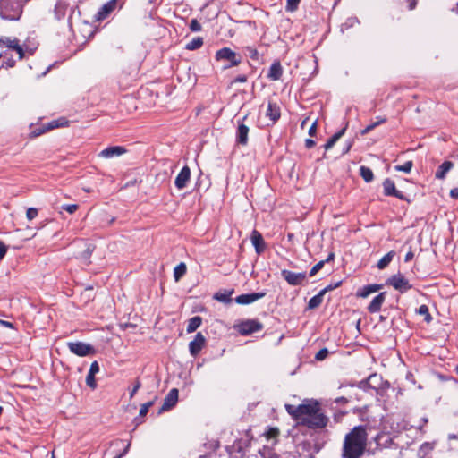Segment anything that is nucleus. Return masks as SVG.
<instances>
[{"label":"nucleus","instance_id":"42","mask_svg":"<svg viewBox=\"0 0 458 458\" xmlns=\"http://www.w3.org/2000/svg\"><path fill=\"white\" fill-rule=\"evenodd\" d=\"M154 404V401H149L146 403H143L141 406H140V412H139V415L140 417H144L146 416V414L148 412V410L149 408Z\"/></svg>","mask_w":458,"mask_h":458},{"label":"nucleus","instance_id":"21","mask_svg":"<svg viewBox=\"0 0 458 458\" xmlns=\"http://www.w3.org/2000/svg\"><path fill=\"white\" fill-rule=\"evenodd\" d=\"M126 152H127V150L124 147L112 146V147H108V148L103 149L98 154V157H103V158H112L114 157H119Z\"/></svg>","mask_w":458,"mask_h":458},{"label":"nucleus","instance_id":"58","mask_svg":"<svg viewBox=\"0 0 458 458\" xmlns=\"http://www.w3.org/2000/svg\"><path fill=\"white\" fill-rule=\"evenodd\" d=\"M385 437H386V443L388 442V440H390L389 437L387 436H386L385 434H383V433L377 434L376 436V437H375V441H376L377 445H380V440L382 438H385Z\"/></svg>","mask_w":458,"mask_h":458},{"label":"nucleus","instance_id":"8","mask_svg":"<svg viewBox=\"0 0 458 458\" xmlns=\"http://www.w3.org/2000/svg\"><path fill=\"white\" fill-rule=\"evenodd\" d=\"M67 346L71 352L80 357L92 355L96 352L91 344L83 342H69Z\"/></svg>","mask_w":458,"mask_h":458},{"label":"nucleus","instance_id":"52","mask_svg":"<svg viewBox=\"0 0 458 458\" xmlns=\"http://www.w3.org/2000/svg\"><path fill=\"white\" fill-rule=\"evenodd\" d=\"M7 250H8L7 245L2 240H0V262L5 256Z\"/></svg>","mask_w":458,"mask_h":458},{"label":"nucleus","instance_id":"31","mask_svg":"<svg viewBox=\"0 0 458 458\" xmlns=\"http://www.w3.org/2000/svg\"><path fill=\"white\" fill-rule=\"evenodd\" d=\"M394 251L392 250V251H389L388 253H386V255H384L380 259L379 261L377 262V267L379 269H384L386 268L389 263L392 261L394 256Z\"/></svg>","mask_w":458,"mask_h":458},{"label":"nucleus","instance_id":"59","mask_svg":"<svg viewBox=\"0 0 458 458\" xmlns=\"http://www.w3.org/2000/svg\"><path fill=\"white\" fill-rule=\"evenodd\" d=\"M0 326L5 327H8L11 329L14 328V325L12 322L3 320V319H0Z\"/></svg>","mask_w":458,"mask_h":458},{"label":"nucleus","instance_id":"24","mask_svg":"<svg viewBox=\"0 0 458 458\" xmlns=\"http://www.w3.org/2000/svg\"><path fill=\"white\" fill-rule=\"evenodd\" d=\"M4 58L1 68H13L16 65V60L11 55L9 56L7 54V49L5 46H2L0 44V59Z\"/></svg>","mask_w":458,"mask_h":458},{"label":"nucleus","instance_id":"4","mask_svg":"<svg viewBox=\"0 0 458 458\" xmlns=\"http://www.w3.org/2000/svg\"><path fill=\"white\" fill-rule=\"evenodd\" d=\"M29 0H0V17L6 21H18L22 7Z\"/></svg>","mask_w":458,"mask_h":458},{"label":"nucleus","instance_id":"54","mask_svg":"<svg viewBox=\"0 0 458 458\" xmlns=\"http://www.w3.org/2000/svg\"><path fill=\"white\" fill-rule=\"evenodd\" d=\"M98 372H99V365H98V362L97 360H95L91 363L89 373L96 375Z\"/></svg>","mask_w":458,"mask_h":458},{"label":"nucleus","instance_id":"55","mask_svg":"<svg viewBox=\"0 0 458 458\" xmlns=\"http://www.w3.org/2000/svg\"><path fill=\"white\" fill-rule=\"evenodd\" d=\"M317 125H318V121L316 120L315 122H313V123L311 124V126L309 129L310 136H315L316 131H317Z\"/></svg>","mask_w":458,"mask_h":458},{"label":"nucleus","instance_id":"51","mask_svg":"<svg viewBox=\"0 0 458 458\" xmlns=\"http://www.w3.org/2000/svg\"><path fill=\"white\" fill-rule=\"evenodd\" d=\"M141 387V383L139 379L135 381L134 386L130 391V399H132L138 390Z\"/></svg>","mask_w":458,"mask_h":458},{"label":"nucleus","instance_id":"35","mask_svg":"<svg viewBox=\"0 0 458 458\" xmlns=\"http://www.w3.org/2000/svg\"><path fill=\"white\" fill-rule=\"evenodd\" d=\"M203 45V38L201 37H196L188 42L185 46L187 50H196L201 47Z\"/></svg>","mask_w":458,"mask_h":458},{"label":"nucleus","instance_id":"60","mask_svg":"<svg viewBox=\"0 0 458 458\" xmlns=\"http://www.w3.org/2000/svg\"><path fill=\"white\" fill-rule=\"evenodd\" d=\"M316 145L315 141L311 139L305 140V147L307 148H312Z\"/></svg>","mask_w":458,"mask_h":458},{"label":"nucleus","instance_id":"28","mask_svg":"<svg viewBox=\"0 0 458 458\" xmlns=\"http://www.w3.org/2000/svg\"><path fill=\"white\" fill-rule=\"evenodd\" d=\"M202 324V318L200 316H195L188 320L186 331L187 333L195 332Z\"/></svg>","mask_w":458,"mask_h":458},{"label":"nucleus","instance_id":"45","mask_svg":"<svg viewBox=\"0 0 458 458\" xmlns=\"http://www.w3.org/2000/svg\"><path fill=\"white\" fill-rule=\"evenodd\" d=\"M325 266V261L320 260L310 269L309 276H314Z\"/></svg>","mask_w":458,"mask_h":458},{"label":"nucleus","instance_id":"39","mask_svg":"<svg viewBox=\"0 0 458 458\" xmlns=\"http://www.w3.org/2000/svg\"><path fill=\"white\" fill-rule=\"evenodd\" d=\"M413 166L412 161H407L403 165H395L394 169L398 172L410 173Z\"/></svg>","mask_w":458,"mask_h":458},{"label":"nucleus","instance_id":"57","mask_svg":"<svg viewBox=\"0 0 458 458\" xmlns=\"http://www.w3.org/2000/svg\"><path fill=\"white\" fill-rule=\"evenodd\" d=\"M48 131L49 130H47V124H46V125H43L41 128L38 129L37 131H34L32 133L34 134V136H39Z\"/></svg>","mask_w":458,"mask_h":458},{"label":"nucleus","instance_id":"29","mask_svg":"<svg viewBox=\"0 0 458 458\" xmlns=\"http://www.w3.org/2000/svg\"><path fill=\"white\" fill-rule=\"evenodd\" d=\"M346 131V126L342 130L335 133L325 144L324 148L326 150H328L333 148V146L336 143V141L344 134Z\"/></svg>","mask_w":458,"mask_h":458},{"label":"nucleus","instance_id":"18","mask_svg":"<svg viewBox=\"0 0 458 458\" xmlns=\"http://www.w3.org/2000/svg\"><path fill=\"white\" fill-rule=\"evenodd\" d=\"M191 178V170L189 166L185 165L182 167L181 172L175 178L174 184L178 190H182L186 187Z\"/></svg>","mask_w":458,"mask_h":458},{"label":"nucleus","instance_id":"7","mask_svg":"<svg viewBox=\"0 0 458 458\" xmlns=\"http://www.w3.org/2000/svg\"><path fill=\"white\" fill-rule=\"evenodd\" d=\"M242 335H250L263 329V324L258 319H245L234 326Z\"/></svg>","mask_w":458,"mask_h":458},{"label":"nucleus","instance_id":"9","mask_svg":"<svg viewBox=\"0 0 458 458\" xmlns=\"http://www.w3.org/2000/svg\"><path fill=\"white\" fill-rule=\"evenodd\" d=\"M386 284L393 286L395 290L402 293L407 292L412 287L408 279H406L405 276L401 273L390 276L386 280Z\"/></svg>","mask_w":458,"mask_h":458},{"label":"nucleus","instance_id":"53","mask_svg":"<svg viewBox=\"0 0 458 458\" xmlns=\"http://www.w3.org/2000/svg\"><path fill=\"white\" fill-rule=\"evenodd\" d=\"M341 284H342V281H338L335 284H328L324 289H322L321 292H324V294H325L327 292L332 291V290L339 287Z\"/></svg>","mask_w":458,"mask_h":458},{"label":"nucleus","instance_id":"30","mask_svg":"<svg viewBox=\"0 0 458 458\" xmlns=\"http://www.w3.org/2000/svg\"><path fill=\"white\" fill-rule=\"evenodd\" d=\"M54 13H55V19L61 20L62 18H64L65 16L66 4L62 1H58L55 5Z\"/></svg>","mask_w":458,"mask_h":458},{"label":"nucleus","instance_id":"17","mask_svg":"<svg viewBox=\"0 0 458 458\" xmlns=\"http://www.w3.org/2000/svg\"><path fill=\"white\" fill-rule=\"evenodd\" d=\"M250 241H251L252 245L255 248V251L257 252V254L259 255L265 251L267 245L263 239L262 234L259 231H257V230L252 231L251 235H250Z\"/></svg>","mask_w":458,"mask_h":458},{"label":"nucleus","instance_id":"11","mask_svg":"<svg viewBox=\"0 0 458 458\" xmlns=\"http://www.w3.org/2000/svg\"><path fill=\"white\" fill-rule=\"evenodd\" d=\"M88 34L83 33V30H69L68 38L71 40V43L76 47L84 46L88 38L94 36L95 30H86Z\"/></svg>","mask_w":458,"mask_h":458},{"label":"nucleus","instance_id":"44","mask_svg":"<svg viewBox=\"0 0 458 458\" xmlns=\"http://www.w3.org/2000/svg\"><path fill=\"white\" fill-rule=\"evenodd\" d=\"M38 214V210L36 208H29L26 211V217L28 220L31 221L35 217H37Z\"/></svg>","mask_w":458,"mask_h":458},{"label":"nucleus","instance_id":"16","mask_svg":"<svg viewBox=\"0 0 458 458\" xmlns=\"http://www.w3.org/2000/svg\"><path fill=\"white\" fill-rule=\"evenodd\" d=\"M178 396V389H171L164 400L163 405L160 409V412L172 409L177 403Z\"/></svg>","mask_w":458,"mask_h":458},{"label":"nucleus","instance_id":"63","mask_svg":"<svg viewBox=\"0 0 458 458\" xmlns=\"http://www.w3.org/2000/svg\"><path fill=\"white\" fill-rule=\"evenodd\" d=\"M414 257V254L411 250H410L409 252L406 253L405 255V258H404V261L405 262H409L411 261Z\"/></svg>","mask_w":458,"mask_h":458},{"label":"nucleus","instance_id":"49","mask_svg":"<svg viewBox=\"0 0 458 458\" xmlns=\"http://www.w3.org/2000/svg\"><path fill=\"white\" fill-rule=\"evenodd\" d=\"M359 23H360V21H358V19L356 17H350L344 22V26H345V29H349V28L355 27V26L359 25Z\"/></svg>","mask_w":458,"mask_h":458},{"label":"nucleus","instance_id":"61","mask_svg":"<svg viewBox=\"0 0 458 458\" xmlns=\"http://www.w3.org/2000/svg\"><path fill=\"white\" fill-rule=\"evenodd\" d=\"M189 29H200V25L197 20H191Z\"/></svg>","mask_w":458,"mask_h":458},{"label":"nucleus","instance_id":"41","mask_svg":"<svg viewBox=\"0 0 458 458\" xmlns=\"http://www.w3.org/2000/svg\"><path fill=\"white\" fill-rule=\"evenodd\" d=\"M279 429L277 428H269L266 433L265 436L267 439L276 438L279 436Z\"/></svg>","mask_w":458,"mask_h":458},{"label":"nucleus","instance_id":"26","mask_svg":"<svg viewBox=\"0 0 458 458\" xmlns=\"http://www.w3.org/2000/svg\"><path fill=\"white\" fill-rule=\"evenodd\" d=\"M381 288H382V284H368V285H365L362 288L359 289V291L357 292V296L361 297V298H366L369 294L379 291Z\"/></svg>","mask_w":458,"mask_h":458},{"label":"nucleus","instance_id":"13","mask_svg":"<svg viewBox=\"0 0 458 458\" xmlns=\"http://www.w3.org/2000/svg\"><path fill=\"white\" fill-rule=\"evenodd\" d=\"M247 116L242 118V121H238V126L236 130V143L241 146H246L248 144V135L250 132L249 127L244 124V120H246Z\"/></svg>","mask_w":458,"mask_h":458},{"label":"nucleus","instance_id":"20","mask_svg":"<svg viewBox=\"0 0 458 458\" xmlns=\"http://www.w3.org/2000/svg\"><path fill=\"white\" fill-rule=\"evenodd\" d=\"M384 194L386 196H394L399 199H404L403 194L397 191L394 181L387 178L383 182Z\"/></svg>","mask_w":458,"mask_h":458},{"label":"nucleus","instance_id":"46","mask_svg":"<svg viewBox=\"0 0 458 458\" xmlns=\"http://www.w3.org/2000/svg\"><path fill=\"white\" fill-rule=\"evenodd\" d=\"M328 353L329 352L327 348H322L316 353L315 359L317 360H323L327 357Z\"/></svg>","mask_w":458,"mask_h":458},{"label":"nucleus","instance_id":"1","mask_svg":"<svg viewBox=\"0 0 458 458\" xmlns=\"http://www.w3.org/2000/svg\"><path fill=\"white\" fill-rule=\"evenodd\" d=\"M367 444V427L363 425L354 427L344 437L342 458H360L365 454Z\"/></svg>","mask_w":458,"mask_h":458},{"label":"nucleus","instance_id":"37","mask_svg":"<svg viewBox=\"0 0 458 458\" xmlns=\"http://www.w3.org/2000/svg\"><path fill=\"white\" fill-rule=\"evenodd\" d=\"M417 313L421 315V316H424V320L427 322V323H429L431 322L432 320V317L429 313V310H428V307L425 304H422L419 307V309L417 310Z\"/></svg>","mask_w":458,"mask_h":458},{"label":"nucleus","instance_id":"50","mask_svg":"<svg viewBox=\"0 0 458 458\" xmlns=\"http://www.w3.org/2000/svg\"><path fill=\"white\" fill-rule=\"evenodd\" d=\"M79 208V206L77 204H68V205H63L62 209L66 210L70 214H73L75 211H77Z\"/></svg>","mask_w":458,"mask_h":458},{"label":"nucleus","instance_id":"15","mask_svg":"<svg viewBox=\"0 0 458 458\" xmlns=\"http://www.w3.org/2000/svg\"><path fill=\"white\" fill-rule=\"evenodd\" d=\"M205 336L200 332L197 333L194 339L191 341L189 344L190 353L193 357H196L200 352L202 348L205 346Z\"/></svg>","mask_w":458,"mask_h":458},{"label":"nucleus","instance_id":"23","mask_svg":"<svg viewBox=\"0 0 458 458\" xmlns=\"http://www.w3.org/2000/svg\"><path fill=\"white\" fill-rule=\"evenodd\" d=\"M386 292H382L373 298V300L368 306V310L369 313H377L381 310L382 304L386 300Z\"/></svg>","mask_w":458,"mask_h":458},{"label":"nucleus","instance_id":"32","mask_svg":"<svg viewBox=\"0 0 458 458\" xmlns=\"http://www.w3.org/2000/svg\"><path fill=\"white\" fill-rule=\"evenodd\" d=\"M323 296H324V292L320 291L318 294H316L315 296L310 298L308 302L309 309L313 310V309H316L318 306H320V304L323 301Z\"/></svg>","mask_w":458,"mask_h":458},{"label":"nucleus","instance_id":"38","mask_svg":"<svg viewBox=\"0 0 458 458\" xmlns=\"http://www.w3.org/2000/svg\"><path fill=\"white\" fill-rule=\"evenodd\" d=\"M245 50V54L252 60L254 61H259V52L257 51L256 48H254L253 47H246L244 48Z\"/></svg>","mask_w":458,"mask_h":458},{"label":"nucleus","instance_id":"6","mask_svg":"<svg viewBox=\"0 0 458 458\" xmlns=\"http://www.w3.org/2000/svg\"><path fill=\"white\" fill-rule=\"evenodd\" d=\"M215 58L216 61H228L230 63L229 64L225 65L224 69L237 66L242 62L240 55L226 47L217 50Z\"/></svg>","mask_w":458,"mask_h":458},{"label":"nucleus","instance_id":"2","mask_svg":"<svg viewBox=\"0 0 458 458\" xmlns=\"http://www.w3.org/2000/svg\"><path fill=\"white\" fill-rule=\"evenodd\" d=\"M306 407L309 408V411L307 413L303 412L300 425L311 429L324 428L327 425L329 419L321 411L318 402L313 400L307 401Z\"/></svg>","mask_w":458,"mask_h":458},{"label":"nucleus","instance_id":"10","mask_svg":"<svg viewBox=\"0 0 458 458\" xmlns=\"http://www.w3.org/2000/svg\"><path fill=\"white\" fill-rule=\"evenodd\" d=\"M281 275L284 279L292 286H298L303 284L307 281V275L305 272L295 273L287 269H283Z\"/></svg>","mask_w":458,"mask_h":458},{"label":"nucleus","instance_id":"5","mask_svg":"<svg viewBox=\"0 0 458 458\" xmlns=\"http://www.w3.org/2000/svg\"><path fill=\"white\" fill-rule=\"evenodd\" d=\"M131 446L130 443L122 439L113 441L106 450L104 456L106 458H122L125 455Z\"/></svg>","mask_w":458,"mask_h":458},{"label":"nucleus","instance_id":"22","mask_svg":"<svg viewBox=\"0 0 458 458\" xmlns=\"http://www.w3.org/2000/svg\"><path fill=\"white\" fill-rule=\"evenodd\" d=\"M266 116L269 118L273 124L276 123L281 116L279 106L275 102L269 101L266 111Z\"/></svg>","mask_w":458,"mask_h":458},{"label":"nucleus","instance_id":"43","mask_svg":"<svg viewBox=\"0 0 458 458\" xmlns=\"http://www.w3.org/2000/svg\"><path fill=\"white\" fill-rule=\"evenodd\" d=\"M86 384L91 389H96L97 388V383H96V380H95V375L94 374L88 373V375L86 377Z\"/></svg>","mask_w":458,"mask_h":458},{"label":"nucleus","instance_id":"3","mask_svg":"<svg viewBox=\"0 0 458 458\" xmlns=\"http://www.w3.org/2000/svg\"><path fill=\"white\" fill-rule=\"evenodd\" d=\"M0 44L5 46L7 50L15 51L18 54L19 60H23L26 54L32 55L38 46L35 38L30 37H28L22 43L17 38L0 37Z\"/></svg>","mask_w":458,"mask_h":458},{"label":"nucleus","instance_id":"48","mask_svg":"<svg viewBox=\"0 0 458 458\" xmlns=\"http://www.w3.org/2000/svg\"><path fill=\"white\" fill-rule=\"evenodd\" d=\"M230 295L231 293H216L215 295V299L219 301L227 303L231 301Z\"/></svg>","mask_w":458,"mask_h":458},{"label":"nucleus","instance_id":"64","mask_svg":"<svg viewBox=\"0 0 458 458\" xmlns=\"http://www.w3.org/2000/svg\"><path fill=\"white\" fill-rule=\"evenodd\" d=\"M335 259V253L334 252H330L327 256V258L326 259H324L323 261H325V264L326 263H329L331 261H334Z\"/></svg>","mask_w":458,"mask_h":458},{"label":"nucleus","instance_id":"62","mask_svg":"<svg viewBox=\"0 0 458 458\" xmlns=\"http://www.w3.org/2000/svg\"><path fill=\"white\" fill-rule=\"evenodd\" d=\"M450 196L453 199H458V187L454 188L450 191Z\"/></svg>","mask_w":458,"mask_h":458},{"label":"nucleus","instance_id":"19","mask_svg":"<svg viewBox=\"0 0 458 458\" xmlns=\"http://www.w3.org/2000/svg\"><path fill=\"white\" fill-rule=\"evenodd\" d=\"M266 295L265 292L241 294L235 298V301L241 305L252 303Z\"/></svg>","mask_w":458,"mask_h":458},{"label":"nucleus","instance_id":"12","mask_svg":"<svg viewBox=\"0 0 458 458\" xmlns=\"http://www.w3.org/2000/svg\"><path fill=\"white\" fill-rule=\"evenodd\" d=\"M119 0H109L105 3L94 15L96 21L106 20L117 7Z\"/></svg>","mask_w":458,"mask_h":458},{"label":"nucleus","instance_id":"47","mask_svg":"<svg viewBox=\"0 0 458 458\" xmlns=\"http://www.w3.org/2000/svg\"><path fill=\"white\" fill-rule=\"evenodd\" d=\"M301 0H287L286 10L287 11H295L298 8Z\"/></svg>","mask_w":458,"mask_h":458},{"label":"nucleus","instance_id":"56","mask_svg":"<svg viewBox=\"0 0 458 458\" xmlns=\"http://www.w3.org/2000/svg\"><path fill=\"white\" fill-rule=\"evenodd\" d=\"M247 81V76L246 75H238L235 77L233 81V83H243Z\"/></svg>","mask_w":458,"mask_h":458},{"label":"nucleus","instance_id":"25","mask_svg":"<svg viewBox=\"0 0 458 458\" xmlns=\"http://www.w3.org/2000/svg\"><path fill=\"white\" fill-rule=\"evenodd\" d=\"M283 74V68L279 61L274 62L268 71L267 77L272 81H277Z\"/></svg>","mask_w":458,"mask_h":458},{"label":"nucleus","instance_id":"27","mask_svg":"<svg viewBox=\"0 0 458 458\" xmlns=\"http://www.w3.org/2000/svg\"><path fill=\"white\" fill-rule=\"evenodd\" d=\"M454 164L451 161H445L438 166L436 171L435 177L443 180L445 178L446 174L453 168Z\"/></svg>","mask_w":458,"mask_h":458},{"label":"nucleus","instance_id":"14","mask_svg":"<svg viewBox=\"0 0 458 458\" xmlns=\"http://www.w3.org/2000/svg\"><path fill=\"white\" fill-rule=\"evenodd\" d=\"M307 403H301L298 406L293 404H285L286 411L296 420L299 424L302 418V414L309 411V408L306 407Z\"/></svg>","mask_w":458,"mask_h":458},{"label":"nucleus","instance_id":"40","mask_svg":"<svg viewBox=\"0 0 458 458\" xmlns=\"http://www.w3.org/2000/svg\"><path fill=\"white\" fill-rule=\"evenodd\" d=\"M378 120L375 123H372L371 124L368 125L365 129L361 131V134L365 135L369 133L370 131H372L374 128H376L377 125L386 123V118H377Z\"/></svg>","mask_w":458,"mask_h":458},{"label":"nucleus","instance_id":"36","mask_svg":"<svg viewBox=\"0 0 458 458\" xmlns=\"http://www.w3.org/2000/svg\"><path fill=\"white\" fill-rule=\"evenodd\" d=\"M68 125V121L65 118H60L57 120H53L47 123V130H53L59 127H64Z\"/></svg>","mask_w":458,"mask_h":458},{"label":"nucleus","instance_id":"34","mask_svg":"<svg viewBox=\"0 0 458 458\" xmlns=\"http://www.w3.org/2000/svg\"><path fill=\"white\" fill-rule=\"evenodd\" d=\"M360 175L366 182H370L374 179V174L372 170L369 167L364 165L360 167Z\"/></svg>","mask_w":458,"mask_h":458},{"label":"nucleus","instance_id":"33","mask_svg":"<svg viewBox=\"0 0 458 458\" xmlns=\"http://www.w3.org/2000/svg\"><path fill=\"white\" fill-rule=\"evenodd\" d=\"M187 272V267L185 263L181 262L174 269V278L178 282Z\"/></svg>","mask_w":458,"mask_h":458}]
</instances>
